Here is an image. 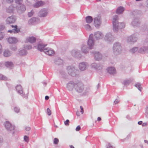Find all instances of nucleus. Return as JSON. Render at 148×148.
<instances>
[{
	"label": "nucleus",
	"instance_id": "7c9ffc66",
	"mask_svg": "<svg viewBox=\"0 0 148 148\" xmlns=\"http://www.w3.org/2000/svg\"><path fill=\"white\" fill-rule=\"evenodd\" d=\"M59 142L58 139L56 138H55L54 140V143L55 144H57Z\"/></svg>",
	"mask_w": 148,
	"mask_h": 148
},
{
	"label": "nucleus",
	"instance_id": "052dcab7",
	"mask_svg": "<svg viewBox=\"0 0 148 148\" xmlns=\"http://www.w3.org/2000/svg\"><path fill=\"white\" fill-rule=\"evenodd\" d=\"M130 136H131V135L129 134L127 136V137L128 138H129L130 137Z\"/></svg>",
	"mask_w": 148,
	"mask_h": 148
},
{
	"label": "nucleus",
	"instance_id": "09e8293b",
	"mask_svg": "<svg viewBox=\"0 0 148 148\" xmlns=\"http://www.w3.org/2000/svg\"><path fill=\"white\" fill-rule=\"evenodd\" d=\"M120 24L122 25V27H121V28L124 27H125V25L123 23H120Z\"/></svg>",
	"mask_w": 148,
	"mask_h": 148
},
{
	"label": "nucleus",
	"instance_id": "e433bc0d",
	"mask_svg": "<svg viewBox=\"0 0 148 148\" xmlns=\"http://www.w3.org/2000/svg\"><path fill=\"white\" fill-rule=\"evenodd\" d=\"M137 48L136 47H135L133 48L131 50V51L132 53H134L135 52V51H137Z\"/></svg>",
	"mask_w": 148,
	"mask_h": 148
},
{
	"label": "nucleus",
	"instance_id": "c756f323",
	"mask_svg": "<svg viewBox=\"0 0 148 148\" xmlns=\"http://www.w3.org/2000/svg\"><path fill=\"white\" fill-rule=\"evenodd\" d=\"M24 139L25 141L28 142L29 141V138L27 136H25L24 137Z\"/></svg>",
	"mask_w": 148,
	"mask_h": 148
},
{
	"label": "nucleus",
	"instance_id": "423d86ee",
	"mask_svg": "<svg viewBox=\"0 0 148 148\" xmlns=\"http://www.w3.org/2000/svg\"><path fill=\"white\" fill-rule=\"evenodd\" d=\"M15 21V18L14 16H11L8 17L6 20V22L7 24H9L10 23H12L14 22Z\"/></svg>",
	"mask_w": 148,
	"mask_h": 148
},
{
	"label": "nucleus",
	"instance_id": "4c0bfd02",
	"mask_svg": "<svg viewBox=\"0 0 148 148\" xmlns=\"http://www.w3.org/2000/svg\"><path fill=\"white\" fill-rule=\"evenodd\" d=\"M81 129V127L79 125L77 126L76 128V131H79Z\"/></svg>",
	"mask_w": 148,
	"mask_h": 148
},
{
	"label": "nucleus",
	"instance_id": "0e129e2a",
	"mask_svg": "<svg viewBox=\"0 0 148 148\" xmlns=\"http://www.w3.org/2000/svg\"><path fill=\"white\" fill-rule=\"evenodd\" d=\"M1 29H1V28H0V30H1Z\"/></svg>",
	"mask_w": 148,
	"mask_h": 148
},
{
	"label": "nucleus",
	"instance_id": "58836bf2",
	"mask_svg": "<svg viewBox=\"0 0 148 148\" xmlns=\"http://www.w3.org/2000/svg\"><path fill=\"white\" fill-rule=\"evenodd\" d=\"M14 110L16 112H18L19 111V109L17 108H15Z\"/></svg>",
	"mask_w": 148,
	"mask_h": 148
},
{
	"label": "nucleus",
	"instance_id": "5701e85b",
	"mask_svg": "<svg viewBox=\"0 0 148 148\" xmlns=\"http://www.w3.org/2000/svg\"><path fill=\"white\" fill-rule=\"evenodd\" d=\"M147 48L143 47L141 48L139 50V52L141 53H143L145 52V51L147 50Z\"/></svg>",
	"mask_w": 148,
	"mask_h": 148
},
{
	"label": "nucleus",
	"instance_id": "680f3d73",
	"mask_svg": "<svg viewBox=\"0 0 148 148\" xmlns=\"http://www.w3.org/2000/svg\"><path fill=\"white\" fill-rule=\"evenodd\" d=\"M131 37H130L129 38H128V40H129V39L131 40Z\"/></svg>",
	"mask_w": 148,
	"mask_h": 148
},
{
	"label": "nucleus",
	"instance_id": "c9c22d12",
	"mask_svg": "<svg viewBox=\"0 0 148 148\" xmlns=\"http://www.w3.org/2000/svg\"><path fill=\"white\" fill-rule=\"evenodd\" d=\"M25 48L26 49H29L32 48V47L31 45H29L28 46H26Z\"/></svg>",
	"mask_w": 148,
	"mask_h": 148
},
{
	"label": "nucleus",
	"instance_id": "c03bdc74",
	"mask_svg": "<svg viewBox=\"0 0 148 148\" xmlns=\"http://www.w3.org/2000/svg\"><path fill=\"white\" fill-rule=\"evenodd\" d=\"M30 128L29 127H27L25 128V130L26 131H29L30 130Z\"/></svg>",
	"mask_w": 148,
	"mask_h": 148
},
{
	"label": "nucleus",
	"instance_id": "9b49d317",
	"mask_svg": "<svg viewBox=\"0 0 148 148\" xmlns=\"http://www.w3.org/2000/svg\"><path fill=\"white\" fill-rule=\"evenodd\" d=\"M79 67L81 70L83 71L85 69L86 67V65L84 63L82 62L79 64Z\"/></svg>",
	"mask_w": 148,
	"mask_h": 148
},
{
	"label": "nucleus",
	"instance_id": "412c9836",
	"mask_svg": "<svg viewBox=\"0 0 148 148\" xmlns=\"http://www.w3.org/2000/svg\"><path fill=\"white\" fill-rule=\"evenodd\" d=\"M5 64L7 67H11L13 66V63L11 62H6Z\"/></svg>",
	"mask_w": 148,
	"mask_h": 148
},
{
	"label": "nucleus",
	"instance_id": "f3484780",
	"mask_svg": "<svg viewBox=\"0 0 148 148\" xmlns=\"http://www.w3.org/2000/svg\"><path fill=\"white\" fill-rule=\"evenodd\" d=\"M124 9V8L122 7H119L116 10V13L118 14H120L123 12Z\"/></svg>",
	"mask_w": 148,
	"mask_h": 148
},
{
	"label": "nucleus",
	"instance_id": "a211bd4d",
	"mask_svg": "<svg viewBox=\"0 0 148 148\" xmlns=\"http://www.w3.org/2000/svg\"><path fill=\"white\" fill-rule=\"evenodd\" d=\"M95 57L96 60H99L101 58V56L98 52L95 53Z\"/></svg>",
	"mask_w": 148,
	"mask_h": 148
},
{
	"label": "nucleus",
	"instance_id": "aec40b11",
	"mask_svg": "<svg viewBox=\"0 0 148 148\" xmlns=\"http://www.w3.org/2000/svg\"><path fill=\"white\" fill-rule=\"evenodd\" d=\"M11 53L10 52L7 50H5L3 53V55L4 56L7 57L10 56Z\"/></svg>",
	"mask_w": 148,
	"mask_h": 148
},
{
	"label": "nucleus",
	"instance_id": "f257e3e1",
	"mask_svg": "<svg viewBox=\"0 0 148 148\" xmlns=\"http://www.w3.org/2000/svg\"><path fill=\"white\" fill-rule=\"evenodd\" d=\"M74 87L75 90L79 92H82L84 89L83 85L80 82L75 84Z\"/></svg>",
	"mask_w": 148,
	"mask_h": 148
},
{
	"label": "nucleus",
	"instance_id": "1a4fd4ad",
	"mask_svg": "<svg viewBox=\"0 0 148 148\" xmlns=\"http://www.w3.org/2000/svg\"><path fill=\"white\" fill-rule=\"evenodd\" d=\"M36 39L34 37H29L27 38L26 40V42H29L32 43L36 41Z\"/></svg>",
	"mask_w": 148,
	"mask_h": 148
},
{
	"label": "nucleus",
	"instance_id": "2f4dec72",
	"mask_svg": "<svg viewBox=\"0 0 148 148\" xmlns=\"http://www.w3.org/2000/svg\"><path fill=\"white\" fill-rule=\"evenodd\" d=\"M34 13V11L32 10L30 12H29L28 14V16L29 17H30L32 16L33 14Z\"/></svg>",
	"mask_w": 148,
	"mask_h": 148
},
{
	"label": "nucleus",
	"instance_id": "dca6fc26",
	"mask_svg": "<svg viewBox=\"0 0 148 148\" xmlns=\"http://www.w3.org/2000/svg\"><path fill=\"white\" fill-rule=\"evenodd\" d=\"M93 19L92 17L90 16H88L86 18V22L88 23H91Z\"/></svg>",
	"mask_w": 148,
	"mask_h": 148
},
{
	"label": "nucleus",
	"instance_id": "864d4df0",
	"mask_svg": "<svg viewBox=\"0 0 148 148\" xmlns=\"http://www.w3.org/2000/svg\"><path fill=\"white\" fill-rule=\"evenodd\" d=\"M101 117H98V118H97V121H101Z\"/></svg>",
	"mask_w": 148,
	"mask_h": 148
},
{
	"label": "nucleus",
	"instance_id": "bb28decb",
	"mask_svg": "<svg viewBox=\"0 0 148 148\" xmlns=\"http://www.w3.org/2000/svg\"><path fill=\"white\" fill-rule=\"evenodd\" d=\"M0 79H2L3 80H6L7 79V78L5 76L0 74Z\"/></svg>",
	"mask_w": 148,
	"mask_h": 148
},
{
	"label": "nucleus",
	"instance_id": "393cba45",
	"mask_svg": "<svg viewBox=\"0 0 148 148\" xmlns=\"http://www.w3.org/2000/svg\"><path fill=\"white\" fill-rule=\"evenodd\" d=\"M85 28L88 30H90L91 29V27L89 25H86L84 26Z\"/></svg>",
	"mask_w": 148,
	"mask_h": 148
},
{
	"label": "nucleus",
	"instance_id": "4468645a",
	"mask_svg": "<svg viewBox=\"0 0 148 148\" xmlns=\"http://www.w3.org/2000/svg\"><path fill=\"white\" fill-rule=\"evenodd\" d=\"M95 36L97 39H100L102 37L101 34L99 32H96L95 34Z\"/></svg>",
	"mask_w": 148,
	"mask_h": 148
},
{
	"label": "nucleus",
	"instance_id": "ea45409f",
	"mask_svg": "<svg viewBox=\"0 0 148 148\" xmlns=\"http://www.w3.org/2000/svg\"><path fill=\"white\" fill-rule=\"evenodd\" d=\"M80 108L81 109V113L82 114H83V113H84L83 108L82 106H80Z\"/></svg>",
	"mask_w": 148,
	"mask_h": 148
},
{
	"label": "nucleus",
	"instance_id": "6e6552de",
	"mask_svg": "<svg viewBox=\"0 0 148 148\" xmlns=\"http://www.w3.org/2000/svg\"><path fill=\"white\" fill-rule=\"evenodd\" d=\"M118 18V16L116 15L113 18L112 20V23L113 26V29L114 30L116 28V24H118L117 21Z\"/></svg>",
	"mask_w": 148,
	"mask_h": 148
},
{
	"label": "nucleus",
	"instance_id": "3c124183",
	"mask_svg": "<svg viewBox=\"0 0 148 148\" xmlns=\"http://www.w3.org/2000/svg\"><path fill=\"white\" fill-rule=\"evenodd\" d=\"M2 47L1 45L0 44V53L1 52Z\"/></svg>",
	"mask_w": 148,
	"mask_h": 148
},
{
	"label": "nucleus",
	"instance_id": "de8ad7c7",
	"mask_svg": "<svg viewBox=\"0 0 148 148\" xmlns=\"http://www.w3.org/2000/svg\"><path fill=\"white\" fill-rule=\"evenodd\" d=\"M147 124L146 123H144L142 124V126H145L147 125Z\"/></svg>",
	"mask_w": 148,
	"mask_h": 148
},
{
	"label": "nucleus",
	"instance_id": "a878e982",
	"mask_svg": "<svg viewBox=\"0 0 148 148\" xmlns=\"http://www.w3.org/2000/svg\"><path fill=\"white\" fill-rule=\"evenodd\" d=\"M19 54L20 55H24L26 54V52L25 50H22L19 52Z\"/></svg>",
	"mask_w": 148,
	"mask_h": 148
},
{
	"label": "nucleus",
	"instance_id": "b1692460",
	"mask_svg": "<svg viewBox=\"0 0 148 148\" xmlns=\"http://www.w3.org/2000/svg\"><path fill=\"white\" fill-rule=\"evenodd\" d=\"M19 10H21L22 11H25L26 10L25 6L23 5H21L20 6V8Z\"/></svg>",
	"mask_w": 148,
	"mask_h": 148
},
{
	"label": "nucleus",
	"instance_id": "7ed1b4c3",
	"mask_svg": "<svg viewBox=\"0 0 148 148\" xmlns=\"http://www.w3.org/2000/svg\"><path fill=\"white\" fill-rule=\"evenodd\" d=\"M11 27L13 29L11 30H9L8 31V32L10 33H18L20 32V30L19 29L17 28V26L16 25L11 26Z\"/></svg>",
	"mask_w": 148,
	"mask_h": 148
},
{
	"label": "nucleus",
	"instance_id": "37998d69",
	"mask_svg": "<svg viewBox=\"0 0 148 148\" xmlns=\"http://www.w3.org/2000/svg\"><path fill=\"white\" fill-rule=\"evenodd\" d=\"M129 83L130 82L129 81H126L124 82V84L125 85H127L128 84H129Z\"/></svg>",
	"mask_w": 148,
	"mask_h": 148
},
{
	"label": "nucleus",
	"instance_id": "6e6d98bb",
	"mask_svg": "<svg viewBox=\"0 0 148 148\" xmlns=\"http://www.w3.org/2000/svg\"><path fill=\"white\" fill-rule=\"evenodd\" d=\"M108 148H113V147L110 145L109 144L108 145Z\"/></svg>",
	"mask_w": 148,
	"mask_h": 148
},
{
	"label": "nucleus",
	"instance_id": "13d9d810",
	"mask_svg": "<svg viewBox=\"0 0 148 148\" xmlns=\"http://www.w3.org/2000/svg\"><path fill=\"white\" fill-rule=\"evenodd\" d=\"M118 44H116L115 45H114V47H115L116 48V47H117V46H119V45H117Z\"/></svg>",
	"mask_w": 148,
	"mask_h": 148
},
{
	"label": "nucleus",
	"instance_id": "72a5a7b5",
	"mask_svg": "<svg viewBox=\"0 0 148 148\" xmlns=\"http://www.w3.org/2000/svg\"><path fill=\"white\" fill-rule=\"evenodd\" d=\"M135 86L136 87H138V89L140 90V91H141V87H140V85L138 84H136V85H135Z\"/></svg>",
	"mask_w": 148,
	"mask_h": 148
},
{
	"label": "nucleus",
	"instance_id": "bf43d9fd",
	"mask_svg": "<svg viewBox=\"0 0 148 148\" xmlns=\"http://www.w3.org/2000/svg\"><path fill=\"white\" fill-rule=\"evenodd\" d=\"M70 148H75L74 147L73 145H70Z\"/></svg>",
	"mask_w": 148,
	"mask_h": 148
},
{
	"label": "nucleus",
	"instance_id": "39448f33",
	"mask_svg": "<svg viewBox=\"0 0 148 148\" xmlns=\"http://www.w3.org/2000/svg\"><path fill=\"white\" fill-rule=\"evenodd\" d=\"M44 52L47 54L49 55H52L54 53L53 51L51 49L47 48L44 50Z\"/></svg>",
	"mask_w": 148,
	"mask_h": 148
},
{
	"label": "nucleus",
	"instance_id": "4be33fe9",
	"mask_svg": "<svg viewBox=\"0 0 148 148\" xmlns=\"http://www.w3.org/2000/svg\"><path fill=\"white\" fill-rule=\"evenodd\" d=\"M40 17H44L46 16L47 14V13L45 11V10H42L40 12Z\"/></svg>",
	"mask_w": 148,
	"mask_h": 148
},
{
	"label": "nucleus",
	"instance_id": "473e14b6",
	"mask_svg": "<svg viewBox=\"0 0 148 148\" xmlns=\"http://www.w3.org/2000/svg\"><path fill=\"white\" fill-rule=\"evenodd\" d=\"M22 1V0H16V2L19 5H21Z\"/></svg>",
	"mask_w": 148,
	"mask_h": 148
},
{
	"label": "nucleus",
	"instance_id": "cd10ccee",
	"mask_svg": "<svg viewBox=\"0 0 148 148\" xmlns=\"http://www.w3.org/2000/svg\"><path fill=\"white\" fill-rule=\"evenodd\" d=\"M36 20V18H33L30 19L28 21V23L29 24L32 23L34 22Z\"/></svg>",
	"mask_w": 148,
	"mask_h": 148
},
{
	"label": "nucleus",
	"instance_id": "603ef678",
	"mask_svg": "<svg viewBox=\"0 0 148 148\" xmlns=\"http://www.w3.org/2000/svg\"><path fill=\"white\" fill-rule=\"evenodd\" d=\"M85 48V47L84 46L82 48V51L84 52V53H86V52L84 51V49Z\"/></svg>",
	"mask_w": 148,
	"mask_h": 148
},
{
	"label": "nucleus",
	"instance_id": "e2e57ef3",
	"mask_svg": "<svg viewBox=\"0 0 148 148\" xmlns=\"http://www.w3.org/2000/svg\"><path fill=\"white\" fill-rule=\"evenodd\" d=\"M97 1H100L101 0H97Z\"/></svg>",
	"mask_w": 148,
	"mask_h": 148
},
{
	"label": "nucleus",
	"instance_id": "79ce46f5",
	"mask_svg": "<svg viewBox=\"0 0 148 148\" xmlns=\"http://www.w3.org/2000/svg\"><path fill=\"white\" fill-rule=\"evenodd\" d=\"M3 38V35L2 33H0V40H1Z\"/></svg>",
	"mask_w": 148,
	"mask_h": 148
},
{
	"label": "nucleus",
	"instance_id": "0eeeda50",
	"mask_svg": "<svg viewBox=\"0 0 148 148\" xmlns=\"http://www.w3.org/2000/svg\"><path fill=\"white\" fill-rule=\"evenodd\" d=\"M5 125L6 128L8 130H11L14 129V127L11 124L8 122H6L5 124Z\"/></svg>",
	"mask_w": 148,
	"mask_h": 148
},
{
	"label": "nucleus",
	"instance_id": "ddd939ff",
	"mask_svg": "<svg viewBox=\"0 0 148 148\" xmlns=\"http://www.w3.org/2000/svg\"><path fill=\"white\" fill-rule=\"evenodd\" d=\"M108 72L110 74L115 73L116 72L115 69L114 67H110L108 69Z\"/></svg>",
	"mask_w": 148,
	"mask_h": 148
},
{
	"label": "nucleus",
	"instance_id": "5fc2aeb1",
	"mask_svg": "<svg viewBox=\"0 0 148 148\" xmlns=\"http://www.w3.org/2000/svg\"><path fill=\"white\" fill-rule=\"evenodd\" d=\"M142 121H138V124L140 125L142 124Z\"/></svg>",
	"mask_w": 148,
	"mask_h": 148
},
{
	"label": "nucleus",
	"instance_id": "4d7b16f0",
	"mask_svg": "<svg viewBox=\"0 0 148 148\" xmlns=\"http://www.w3.org/2000/svg\"><path fill=\"white\" fill-rule=\"evenodd\" d=\"M77 115L78 116H80V112H77Z\"/></svg>",
	"mask_w": 148,
	"mask_h": 148
},
{
	"label": "nucleus",
	"instance_id": "c85d7f7f",
	"mask_svg": "<svg viewBox=\"0 0 148 148\" xmlns=\"http://www.w3.org/2000/svg\"><path fill=\"white\" fill-rule=\"evenodd\" d=\"M64 124L65 125L68 126L69 125V120L67 119L66 121H64Z\"/></svg>",
	"mask_w": 148,
	"mask_h": 148
},
{
	"label": "nucleus",
	"instance_id": "2eb2a0df",
	"mask_svg": "<svg viewBox=\"0 0 148 148\" xmlns=\"http://www.w3.org/2000/svg\"><path fill=\"white\" fill-rule=\"evenodd\" d=\"M16 89L18 92L20 94H22L23 93V91L22 89V87L20 85H17L16 87Z\"/></svg>",
	"mask_w": 148,
	"mask_h": 148
},
{
	"label": "nucleus",
	"instance_id": "f704fd0d",
	"mask_svg": "<svg viewBox=\"0 0 148 148\" xmlns=\"http://www.w3.org/2000/svg\"><path fill=\"white\" fill-rule=\"evenodd\" d=\"M47 114L49 115H50L51 114V112L49 108H48L47 109Z\"/></svg>",
	"mask_w": 148,
	"mask_h": 148
},
{
	"label": "nucleus",
	"instance_id": "6ab92c4d",
	"mask_svg": "<svg viewBox=\"0 0 148 148\" xmlns=\"http://www.w3.org/2000/svg\"><path fill=\"white\" fill-rule=\"evenodd\" d=\"M45 46V45H44L41 44H39L38 46V49L40 51H42L43 48Z\"/></svg>",
	"mask_w": 148,
	"mask_h": 148
},
{
	"label": "nucleus",
	"instance_id": "20e7f679",
	"mask_svg": "<svg viewBox=\"0 0 148 148\" xmlns=\"http://www.w3.org/2000/svg\"><path fill=\"white\" fill-rule=\"evenodd\" d=\"M88 45L89 48L90 49L94 45V43L93 40L92 36V35L90 36L89 38L88 42Z\"/></svg>",
	"mask_w": 148,
	"mask_h": 148
},
{
	"label": "nucleus",
	"instance_id": "a19ab883",
	"mask_svg": "<svg viewBox=\"0 0 148 148\" xmlns=\"http://www.w3.org/2000/svg\"><path fill=\"white\" fill-rule=\"evenodd\" d=\"M119 102V101L118 99H116L114 101V103L115 104L118 103Z\"/></svg>",
	"mask_w": 148,
	"mask_h": 148
},
{
	"label": "nucleus",
	"instance_id": "f8f14e48",
	"mask_svg": "<svg viewBox=\"0 0 148 148\" xmlns=\"http://www.w3.org/2000/svg\"><path fill=\"white\" fill-rule=\"evenodd\" d=\"M8 42L10 43H13L16 42L17 40L15 38L10 37L8 38Z\"/></svg>",
	"mask_w": 148,
	"mask_h": 148
},
{
	"label": "nucleus",
	"instance_id": "8fccbe9b",
	"mask_svg": "<svg viewBox=\"0 0 148 148\" xmlns=\"http://www.w3.org/2000/svg\"><path fill=\"white\" fill-rule=\"evenodd\" d=\"M49 96H46L45 97V100H48V99H49Z\"/></svg>",
	"mask_w": 148,
	"mask_h": 148
},
{
	"label": "nucleus",
	"instance_id": "49530a36",
	"mask_svg": "<svg viewBox=\"0 0 148 148\" xmlns=\"http://www.w3.org/2000/svg\"><path fill=\"white\" fill-rule=\"evenodd\" d=\"M8 11L9 13L12 12H13V10H10V8H9L8 10Z\"/></svg>",
	"mask_w": 148,
	"mask_h": 148
},
{
	"label": "nucleus",
	"instance_id": "a18cd8bd",
	"mask_svg": "<svg viewBox=\"0 0 148 148\" xmlns=\"http://www.w3.org/2000/svg\"><path fill=\"white\" fill-rule=\"evenodd\" d=\"M7 1L8 3H10L13 1V0H7Z\"/></svg>",
	"mask_w": 148,
	"mask_h": 148
},
{
	"label": "nucleus",
	"instance_id": "f03ea898",
	"mask_svg": "<svg viewBox=\"0 0 148 148\" xmlns=\"http://www.w3.org/2000/svg\"><path fill=\"white\" fill-rule=\"evenodd\" d=\"M94 24L96 27H99L101 24L100 18L99 16L95 17L94 19Z\"/></svg>",
	"mask_w": 148,
	"mask_h": 148
},
{
	"label": "nucleus",
	"instance_id": "9d476101",
	"mask_svg": "<svg viewBox=\"0 0 148 148\" xmlns=\"http://www.w3.org/2000/svg\"><path fill=\"white\" fill-rule=\"evenodd\" d=\"M44 4V3L42 1H38L35 3L34 5V7L36 8H38L42 6Z\"/></svg>",
	"mask_w": 148,
	"mask_h": 148
}]
</instances>
